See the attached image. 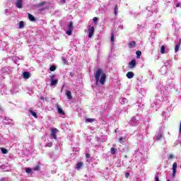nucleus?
I'll list each match as a JSON object with an SVG mask.
<instances>
[{"instance_id":"aec40b11","label":"nucleus","mask_w":181,"mask_h":181,"mask_svg":"<svg viewBox=\"0 0 181 181\" xmlns=\"http://www.w3.org/2000/svg\"><path fill=\"white\" fill-rule=\"evenodd\" d=\"M1 153H4V155H6V153H8V150L5 148H1Z\"/></svg>"},{"instance_id":"6e6552de","label":"nucleus","mask_w":181,"mask_h":181,"mask_svg":"<svg viewBox=\"0 0 181 181\" xmlns=\"http://www.w3.org/2000/svg\"><path fill=\"white\" fill-rule=\"evenodd\" d=\"M128 46L129 49H133V47H135L136 46V42L132 41L129 43Z\"/></svg>"},{"instance_id":"f8f14e48","label":"nucleus","mask_w":181,"mask_h":181,"mask_svg":"<svg viewBox=\"0 0 181 181\" xmlns=\"http://www.w3.org/2000/svg\"><path fill=\"white\" fill-rule=\"evenodd\" d=\"M28 18L30 19V21H31V22H35L36 21V18H35V16H33V15L30 14V13H28Z\"/></svg>"},{"instance_id":"c756f323","label":"nucleus","mask_w":181,"mask_h":181,"mask_svg":"<svg viewBox=\"0 0 181 181\" xmlns=\"http://www.w3.org/2000/svg\"><path fill=\"white\" fill-rule=\"evenodd\" d=\"M122 141H125V137H120V138L119 139V142L120 144H122Z\"/></svg>"},{"instance_id":"4c0bfd02","label":"nucleus","mask_w":181,"mask_h":181,"mask_svg":"<svg viewBox=\"0 0 181 181\" xmlns=\"http://www.w3.org/2000/svg\"><path fill=\"white\" fill-rule=\"evenodd\" d=\"M54 77H56V75H52V76H50V78H51V80H54Z\"/></svg>"},{"instance_id":"ddd939ff","label":"nucleus","mask_w":181,"mask_h":181,"mask_svg":"<svg viewBox=\"0 0 181 181\" xmlns=\"http://www.w3.org/2000/svg\"><path fill=\"white\" fill-rule=\"evenodd\" d=\"M68 29L69 30H73L74 29V25L73 24V22H70L69 24L68 25Z\"/></svg>"},{"instance_id":"7ed1b4c3","label":"nucleus","mask_w":181,"mask_h":181,"mask_svg":"<svg viewBox=\"0 0 181 181\" xmlns=\"http://www.w3.org/2000/svg\"><path fill=\"white\" fill-rule=\"evenodd\" d=\"M16 6L18 9H22V6H23V0H16Z\"/></svg>"},{"instance_id":"5701e85b","label":"nucleus","mask_w":181,"mask_h":181,"mask_svg":"<svg viewBox=\"0 0 181 181\" xmlns=\"http://www.w3.org/2000/svg\"><path fill=\"white\" fill-rule=\"evenodd\" d=\"M46 146L47 148H52L53 146V142L50 141L49 143H47Z\"/></svg>"},{"instance_id":"20e7f679","label":"nucleus","mask_w":181,"mask_h":181,"mask_svg":"<svg viewBox=\"0 0 181 181\" xmlns=\"http://www.w3.org/2000/svg\"><path fill=\"white\" fill-rule=\"evenodd\" d=\"M57 111H58L59 114H60L61 115H66V113L64 112V110H63L62 109V107H60V105H59V104H57Z\"/></svg>"},{"instance_id":"39448f33","label":"nucleus","mask_w":181,"mask_h":181,"mask_svg":"<svg viewBox=\"0 0 181 181\" xmlns=\"http://www.w3.org/2000/svg\"><path fill=\"white\" fill-rule=\"evenodd\" d=\"M136 66V61L135 59H132L129 63V66L130 69H134Z\"/></svg>"},{"instance_id":"b1692460","label":"nucleus","mask_w":181,"mask_h":181,"mask_svg":"<svg viewBox=\"0 0 181 181\" xmlns=\"http://www.w3.org/2000/svg\"><path fill=\"white\" fill-rule=\"evenodd\" d=\"M87 122H94L95 121V119L94 118H88L86 119Z\"/></svg>"},{"instance_id":"c85d7f7f","label":"nucleus","mask_w":181,"mask_h":181,"mask_svg":"<svg viewBox=\"0 0 181 181\" xmlns=\"http://www.w3.org/2000/svg\"><path fill=\"white\" fill-rule=\"evenodd\" d=\"M33 170H40V165H36Z\"/></svg>"},{"instance_id":"58836bf2","label":"nucleus","mask_w":181,"mask_h":181,"mask_svg":"<svg viewBox=\"0 0 181 181\" xmlns=\"http://www.w3.org/2000/svg\"><path fill=\"white\" fill-rule=\"evenodd\" d=\"M90 157H91V155H90L88 153L86 154V158H90Z\"/></svg>"},{"instance_id":"412c9836","label":"nucleus","mask_w":181,"mask_h":181,"mask_svg":"<svg viewBox=\"0 0 181 181\" xmlns=\"http://www.w3.org/2000/svg\"><path fill=\"white\" fill-rule=\"evenodd\" d=\"M114 13L117 16V14L118 13V4H116L115 6Z\"/></svg>"},{"instance_id":"9d476101","label":"nucleus","mask_w":181,"mask_h":181,"mask_svg":"<svg viewBox=\"0 0 181 181\" xmlns=\"http://www.w3.org/2000/svg\"><path fill=\"white\" fill-rule=\"evenodd\" d=\"M58 83H59V80L58 79H52V80H51V86H57Z\"/></svg>"},{"instance_id":"ea45409f","label":"nucleus","mask_w":181,"mask_h":181,"mask_svg":"<svg viewBox=\"0 0 181 181\" xmlns=\"http://www.w3.org/2000/svg\"><path fill=\"white\" fill-rule=\"evenodd\" d=\"M156 181H159V177L158 176L156 177Z\"/></svg>"},{"instance_id":"bb28decb","label":"nucleus","mask_w":181,"mask_h":181,"mask_svg":"<svg viewBox=\"0 0 181 181\" xmlns=\"http://www.w3.org/2000/svg\"><path fill=\"white\" fill-rule=\"evenodd\" d=\"M177 168V164L176 163H174L173 164V170H176Z\"/></svg>"},{"instance_id":"dca6fc26","label":"nucleus","mask_w":181,"mask_h":181,"mask_svg":"<svg viewBox=\"0 0 181 181\" xmlns=\"http://www.w3.org/2000/svg\"><path fill=\"white\" fill-rule=\"evenodd\" d=\"M136 54L137 59H141V56H142V52L138 50L136 52Z\"/></svg>"},{"instance_id":"a878e982","label":"nucleus","mask_w":181,"mask_h":181,"mask_svg":"<svg viewBox=\"0 0 181 181\" xmlns=\"http://www.w3.org/2000/svg\"><path fill=\"white\" fill-rule=\"evenodd\" d=\"M56 69H57L56 66H51L49 67V70H50L51 71H55Z\"/></svg>"},{"instance_id":"f257e3e1","label":"nucleus","mask_w":181,"mask_h":181,"mask_svg":"<svg viewBox=\"0 0 181 181\" xmlns=\"http://www.w3.org/2000/svg\"><path fill=\"white\" fill-rule=\"evenodd\" d=\"M107 78V75L105 73H104V71L103 69L99 68L96 71V73L95 74V79L96 81V84H98V82L100 81V84L102 86H104L105 84V80Z\"/></svg>"},{"instance_id":"6ab92c4d","label":"nucleus","mask_w":181,"mask_h":181,"mask_svg":"<svg viewBox=\"0 0 181 181\" xmlns=\"http://www.w3.org/2000/svg\"><path fill=\"white\" fill-rule=\"evenodd\" d=\"M110 152L112 155H115V152H117V148L112 147L110 148Z\"/></svg>"},{"instance_id":"1a4fd4ad","label":"nucleus","mask_w":181,"mask_h":181,"mask_svg":"<svg viewBox=\"0 0 181 181\" xmlns=\"http://www.w3.org/2000/svg\"><path fill=\"white\" fill-rule=\"evenodd\" d=\"M126 76H127V78H133L135 75L134 74V72L129 71V72H127Z\"/></svg>"},{"instance_id":"72a5a7b5","label":"nucleus","mask_w":181,"mask_h":181,"mask_svg":"<svg viewBox=\"0 0 181 181\" xmlns=\"http://www.w3.org/2000/svg\"><path fill=\"white\" fill-rule=\"evenodd\" d=\"M115 40V38H114V33H112V35H111V42H114Z\"/></svg>"},{"instance_id":"79ce46f5","label":"nucleus","mask_w":181,"mask_h":181,"mask_svg":"<svg viewBox=\"0 0 181 181\" xmlns=\"http://www.w3.org/2000/svg\"><path fill=\"white\" fill-rule=\"evenodd\" d=\"M161 137H162V136L160 135V136H159V138H161Z\"/></svg>"},{"instance_id":"e433bc0d","label":"nucleus","mask_w":181,"mask_h":181,"mask_svg":"<svg viewBox=\"0 0 181 181\" xmlns=\"http://www.w3.org/2000/svg\"><path fill=\"white\" fill-rule=\"evenodd\" d=\"M93 22H95V23L98 21V18L97 17H94L93 19Z\"/></svg>"},{"instance_id":"a211bd4d","label":"nucleus","mask_w":181,"mask_h":181,"mask_svg":"<svg viewBox=\"0 0 181 181\" xmlns=\"http://www.w3.org/2000/svg\"><path fill=\"white\" fill-rule=\"evenodd\" d=\"M165 49H166L165 45H162L161 47H160V53H161V54H165Z\"/></svg>"},{"instance_id":"4be33fe9","label":"nucleus","mask_w":181,"mask_h":181,"mask_svg":"<svg viewBox=\"0 0 181 181\" xmlns=\"http://www.w3.org/2000/svg\"><path fill=\"white\" fill-rule=\"evenodd\" d=\"M19 28H20V29L25 28V23L23 21H21L19 23Z\"/></svg>"},{"instance_id":"393cba45","label":"nucleus","mask_w":181,"mask_h":181,"mask_svg":"<svg viewBox=\"0 0 181 181\" xmlns=\"http://www.w3.org/2000/svg\"><path fill=\"white\" fill-rule=\"evenodd\" d=\"M43 5H46V1H42L41 3L36 4V6H43Z\"/></svg>"},{"instance_id":"f704fd0d","label":"nucleus","mask_w":181,"mask_h":181,"mask_svg":"<svg viewBox=\"0 0 181 181\" xmlns=\"http://www.w3.org/2000/svg\"><path fill=\"white\" fill-rule=\"evenodd\" d=\"M173 158H175V156H173V154H170V155L168 156V159H173Z\"/></svg>"},{"instance_id":"7c9ffc66","label":"nucleus","mask_w":181,"mask_h":181,"mask_svg":"<svg viewBox=\"0 0 181 181\" xmlns=\"http://www.w3.org/2000/svg\"><path fill=\"white\" fill-rule=\"evenodd\" d=\"M71 30H69L66 31V35H68V36H71Z\"/></svg>"},{"instance_id":"f03ea898","label":"nucleus","mask_w":181,"mask_h":181,"mask_svg":"<svg viewBox=\"0 0 181 181\" xmlns=\"http://www.w3.org/2000/svg\"><path fill=\"white\" fill-rule=\"evenodd\" d=\"M57 132H59V129L56 128H52L51 129V139H57Z\"/></svg>"},{"instance_id":"4468645a","label":"nucleus","mask_w":181,"mask_h":181,"mask_svg":"<svg viewBox=\"0 0 181 181\" xmlns=\"http://www.w3.org/2000/svg\"><path fill=\"white\" fill-rule=\"evenodd\" d=\"M180 41L181 40L179 41V43L175 45V53H177V52H179V49L180 48Z\"/></svg>"},{"instance_id":"a19ab883","label":"nucleus","mask_w":181,"mask_h":181,"mask_svg":"<svg viewBox=\"0 0 181 181\" xmlns=\"http://www.w3.org/2000/svg\"><path fill=\"white\" fill-rule=\"evenodd\" d=\"M180 6V4H176V8H179Z\"/></svg>"},{"instance_id":"f3484780","label":"nucleus","mask_w":181,"mask_h":181,"mask_svg":"<svg viewBox=\"0 0 181 181\" xmlns=\"http://www.w3.org/2000/svg\"><path fill=\"white\" fill-rule=\"evenodd\" d=\"M29 112L31 114V115L33 117H34L35 118H37V114L36 112H33V110H30Z\"/></svg>"},{"instance_id":"473e14b6","label":"nucleus","mask_w":181,"mask_h":181,"mask_svg":"<svg viewBox=\"0 0 181 181\" xmlns=\"http://www.w3.org/2000/svg\"><path fill=\"white\" fill-rule=\"evenodd\" d=\"M40 100H41L42 101H45V100H46V101H47V98H45L43 96H41L40 98Z\"/></svg>"},{"instance_id":"cd10ccee","label":"nucleus","mask_w":181,"mask_h":181,"mask_svg":"<svg viewBox=\"0 0 181 181\" xmlns=\"http://www.w3.org/2000/svg\"><path fill=\"white\" fill-rule=\"evenodd\" d=\"M25 170L26 173H30V172H32V168H25Z\"/></svg>"},{"instance_id":"c9c22d12","label":"nucleus","mask_w":181,"mask_h":181,"mask_svg":"<svg viewBox=\"0 0 181 181\" xmlns=\"http://www.w3.org/2000/svg\"><path fill=\"white\" fill-rule=\"evenodd\" d=\"M125 177L128 179L129 177V173H125Z\"/></svg>"},{"instance_id":"9b49d317","label":"nucleus","mask_w":181,"mask_h":181,"mask_svg":"<svg viewBox=\"0 0 181 181\" xmlns=\"http://www.w3.org/2000/svg\"><path fill=\"white\" fill-rule=\"evenodd\" d=\"M66 96H67L69 100H72L73 99V96L71 95V91L66 90Z\"/></svg>"},{"instance_id":"2eb2a0df","label":"nucleus","mask_w":181,"mask_h":181,"mask_svg":"<svg viewBox=\"0 0 181 181\" xmlns=\"http://www.w3.org/2000/svg\"><path fill=\"white\" fill-rule=\"evenodd\" d=\"M82 167H83V163L79 162L76 164V169H77L78 170H80V169H81Z\"/></svg>"},{"instance_id":"2f4dec72","label":"nucleus","mask_w":181,"mask_h":181,"mask_svg":"<svg viewBox=\"0 0 181 181\" xmlns=\"http://www.w3.org/2000/svg\"><path fill=\"white\" fill-rule=\"evenodd\" d=\"M176 170H173V177H175L176 176Z\"/></svg>"},{"instance_id":"0eeeda50","label":"nucleus","mask_w":181,"mask_h":181,"mask_svg":"<svg viewBox=\"0 0 181 181\" xmlns=\"http://www.w3.org/2000/svg\"><path fill=\"white\" fill-rule=\"evenodd\" d=\"M23 78L28 80V78H30V73L28 71H25L23 73Z\"/></svg>"},{"instance_id":"423d86ee","label":"nucleus","mask_w":181,"mask_h":181,"mask_svg":"<svg viewBox=\"0 0 181 181\" xmlns=\"http://www.w3.org/2000/svg\"><path fill=\"white\" fill-rule=\"evenodd\" d=\"M93 35H94V26H92L89 28L88 37H93Z\"/></svg>"}]
</instances>
